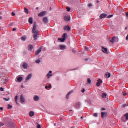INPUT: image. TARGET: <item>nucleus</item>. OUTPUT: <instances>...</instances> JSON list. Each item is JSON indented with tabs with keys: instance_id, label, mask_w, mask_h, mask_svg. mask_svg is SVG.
I'll return each instance as SVG.
<instances>
[{
	"instance_id": "nucleus-24",
	"label": "nucleus",
	"mask_w": 128,
	"mask_h": 128,
	"mask_svg": "<svg viewBox=\"0 0 128 128\" xmlns=\"http://www.w3.org/2000/svg\"><path fill=\"white\" fill-rule=\"evenodd\" d=\"M106 116V113H104V112H102V118H104V116Z\"/></svg>"
},
{
	"instance_id": "nucleus-12",
	"label": "nucleus",
	"mask_w": 128,
	"mask_h": 128,
	"mask_svg": "<svg viewBox=\"0 0 128 128\" xmlns=\"http://www.w3.org/2000/svg\"><path fill=\"white\" fill-rule=\"evenodd\" d=\"M52 71H50L49 73L47 74V77L48 78H50V76H52Z\"/></svg>"
},
{
	"instance_id": "nucleus-43",
	"label": "nucleus",
	"mask_w": 128,
	"mask_h": 128,
	"mask_svg": "<svg viewBox=\"0 0 128 128\" xmlns=\"http://www.w3.org/2000/svg\"><path fill=\"white\" fill-rule=\"evenodd\" d=\"M123 94L124 96H126V92H123Z\"/></svg>"
},
{
	"instance_id": "nucleus-13",
	"label": "nucleus",
	"mask_w": 128,
	"mask_h": 128,
	"mask_svg": "<svg viewBox=\"0 0 128 128\" xmlns=\"http://www.w3.org/2000/svg\"><path fill=\"white\" fill-rule=\"evenodd\" d=\"M45 14H46V12H41L40 14H38V16L42 17V16H44Z\"/></svg>"
},
{
	"instance_id": "nucleus-62",
	"label": "nucleus",
	"mask_w": 128,
	"mask_h": 128,
	"mask_svg": "<svg viewBox=\"0 0 128 128\" xmlns=\"http://www.w3.org/2000/svg\"><path fill=\"white\" fill-rule=\"evenodd\" d=\"M70 112H72V110H70Z\"/></svg>"
},
{
	"instance_id": "nucleus-55",
	"label": "nucleus",
	"mask_w": 128,
	"mask_h": 128,
	"mask_svg": "<svg viewBox=\"0 0 128 128\" xmlns=\"http://www.w3.org/2000/svg\"><path fill=\"white\" fill-rule=\"evenodd\" d=\"M0 20H2V16H0Z\"/></svg>"
},
{
	"instance_id": "nucleus-7",
	"label": "nucleus",
	"mask_w": 128,
	"mask_h": 128,
	"mask_svg": "<svg viewBox=\"0 0 128 128\" xmlns=\"http://www.w3.org/2000/svg\"><path fill=\"white\" fill-rule=\"evenodd\" d=\"M32 78V74H30L26 78V82H28V80H30Z\"/></svg>"
},
{
	"instance_id": "nucleus-63",
	"label": "nucleus",
	"mask_w": 128,
	"mask_h": 128,
	"mask_svg": "<svg viewBox=\"0 0 128 128\" xmlns=\"http://www.w3.org/2000/svg\"><path fill=\"white\" fill-rule=\"evenodd\" d=\"M2 30V28L0 27V30Z\"/></svg>"
},
{
	"instance_id": "nucleus-40",
	"label": "nucleus",
	"mask_w": 128,
	"mask_h": 128,
	"mask_svg": "<svg viewBox=\"0 0 128 128\" xmlns=\"http://www.w3.org/2000/svg\"><path fill=\"white\" fill-rule=\"evenodd\" d=\"M4 126V123H0V126Z\"/></svg>"
},
{
	"instance_id": "nucleus-33",
	"label": "nucleus",
	"mask_w": 128,
	"mask_h": 128,
	"mask_svg": "<svg viewBox=\"0 0 128 128\" xmlns=\"http://www.w3.org/2000/svg\"><path fill=\"white\" fill-rule=\"evenodd\" d=\"M95 118H98V113H95L93 114Z\"/></svg>"
},
{
	"instance_id": "nucleus-46",
	"label": "nucleus",
	"mask_w": 128,
	"mask_h": 128,
	"mask_svg": "<svg viewBox=\"0 0 128 128\" xmlns=\"http://www.w3.org/2000/svg\"><path fill=\"white\" fill-rule=\"evenodd\" d=\"M72 52L74 53V54H76V50H72Z\"/></svg>"
},
{
	"instance_id": "nucleus-28",
	"label": "nucleus",
	"mask_w": 128,
	"mask_h": 128,
	"mask_svg": "<svg viewBox=\"0 0 128 128\" xmlns=\"http://www.w3.org/2000/svg\"><path fill=\"white\" fill-rule=\"evenodd\" d=\"M18 96H16V98H15V102L17 104H18Z\"/></svg>"
},
{
	"instance_id": "nucleus-48",
	"label": "nucleus",
	"mask_w": 128,
	"mask_h": 128,
	"mask_svg": "<svg viewBox=\"0 0 128 128\" xmlns=\"http://www.w3.org/2000/svg\"><path fill=\"white\" fill-rule=\"evenodd\" d=\"M14 26L13 24H11L9 25V26Z\"/></svg>"
},
{
	"instance_id": "nucleus-51",
	"label": "nucleus",
	"mask_w": 128,
	"mask_h": 128,
	"mask_svg": "<svg viewBox=\"0 0 128 128\" xmlns=\"http://www.w3.org/2000/svg\"><path fill=\"white\" fill-rule=\"evenodd\" d=\"M48 88H52V84L49 85Z\"/></svg>"
},
{
	"instance_id": "nucleus-20",
	"label": "nucleus",
	"mask_w": 128,
	"mask_h": 128,
	"mask_svg": "<svg viewBox=\"0 0 128 128\" xmlns=\"http://www.w3.org/2000/svg\"><path fill=\"white\" fill-rule=\"evenodd\" d=\"M73 92L72 91H70V92H69L68 93V94H67L66 98H67V100H68V96H70V94H72Z\"/></svg>"
},
{
	"instance_id": "nucleus-30",
	"label": "nucleus",
	"mask_w": 128,
	"mask_h": 128,
	"mask_svg": "<svg viewBox=\"0 0 128 128\" xmlns=\"http://www.w3.org/2000/svg\"><path fill=\"white\" fill-rule=\"evenodd\" d=\"M58 40H60L61 42H64V40H66L65 38H59Z\"/></svg>"
},
{
	"instance_id": "nucleus-59",
	"label": "nucleus",
	"mask_w": 128,
	"mask_h": 128,
	"mask_svg": "<svg viewBox=\"0 0 128 128\" xmlns=\"http://www.w3.org/2000/svg\"><path fill=\"white\" fill-rule=\"evenodd\" d=\"M82 120H84V116L81 117Z\"/></svg>"
},
{
	"instance_id": "nucleus-49",
	"label": "nucleus",
	"mask_w": 128,
	"mask_h": 128,
	"mask_svg": "<svg viewBox=\"0 0 128 128\" xmlns=\"http://www.w3.org/2000/svg\"><path fill=\"white\" fill-rule=\"evenodd\" d=\"M85 50H88V48L86 47Z\"/></svg>"
},
{
	"instance_id": "nucleus-18",
	"label": "nucleus",
	"mask_w": 128,
	"mask_h": 128,
	"mask_svg": "<svg viewBox=\"0 0 128 128\" xmlns=\"http://www.w3.org/2000/svg\"><path fill=\"white\" fill-rule=\"evenodd\" d=\"M64 30H68L70 32V28L68 26H66L64 28Z\"/></svg>"
},
{
	"instance_id": "nucleus-16",
	"label": "nucleus",
	"mask_w": 128,
	"mask_h": 128,
	"mask_svg": "<svg viewBox=\"0 0 128 128\" xmlns=\"http://www.w3.org/2000/svg\"><path fill=\"white\" fill-rule=\"evenodd\" d=\"M20 100H21V102L24 103V96L22 95Z\"/></svg>"
},
{
	"instance_id": "nucleus-47",
	"label": "nucleus",
	"mask_w": 128,
	"mask_h": 128,
	"mask_svg": "<svg viewBox=\"0 0 128 128\" xmlns=\"http://www.w3.org/2000/svg\"><path fill=\"white\" fill-rule=\"evenodd\" d=\"M82 92H86V90L84 89L82 90Z\"/></svg>"
},
{
	"instance_id": "nucleus-64",
	"label": "nucleus",
	"mask_w": 128,
	"mask_h": 128,
	"mask_svg": "<svg viewBox=\"0 0 128 128\" xmlns=\"http://www.w3.org/2000/svg\"><path fill=\"white\" fill-rule=\"evenodd\" d=\"M50 10H52V8H50Z\"/></svg>"
},
{
	"instance_id": "nucleus-14",
	"label": "nucleus",
	"mask_w": 128,
	"mask_h": 128,
	"mask_svg": "<svg viewBox=\"0 0 128 128\" xmlns=\"http://www.w3.org/2000/svg\"><path fill=\"white\" fill-rule=\"evenodd\" d=\"M34 102H38L40 100V98L36 96H34Z\"/></svg>"
},
{
	"instance_id": "nucleus-21",
	"label": "nucleus",
	"mask_w": 128,
	"mask_h": 128,
	"mask_svg": "<svg viewBox=\"0 0 128 128\" xmlns=\"http://www.w3.org/2000/svg\"><path fill=\"white\" fill-rule=\"evenodd\" d=\"M22 77H19L18 78V82H22Z\"/></svg>"
},
{
	"instance_id": "nucleus-36",
	"label": "nucleus",
	"mask_w": 128,
	"mask_h": 128,
	"mask_svg": "<svg viewBox=\"0 0 128 128\" xmlns=\"http://www.w3.org/2000/svg\"><path fill=\"white\" fill-rule=\"evenodd\" d=\"M112 16H114V15H110L109 16H108L107 17V18H112Z\"/></svg>"
},
{
	"instance_id": "nucleus-53",
	"label": "nucleus",
	"mask_w": 128,
	"mask_h": 128,
	"mask_svg": "<svg viewBox=\"0 0 128 128\" xmlns=\"http://www.w3.org/2000/svg\"><path fill=\"white\" fill-rule=\"evenodd\" d=\"M126 16H127V18H128V12L126 13Z\"/></svg>"
},
{
	"instance_id": "nucleus-6",
	"label": "nucleus",
	"mask_w": 128,
	"mask_h": 128,
	"mask_svg": "<svg viewBox=\"0 0 128 128\" xmlns=\"http://www.w3.org/2000/svg\"><path fill=\"white\" fill-rule=\"evenodd\" d=\"M102 51L104 54H108V48H105L104 47H102Z\"/></svg>"
},
{
	"instance_id": "nucleus-8",
	"label": "nucleus",
	"mask_w": 128,
	"mask_h": 128,
	"mask_svg": "<svg viewBox=\"0 0 128 128\" xmlns=\"http://www.w3.org/2000/svg\"><path fill=\"white\" fill-rule=\"evenodd\" d=\"M108 16V14H102L100 16V18L101 20H102V18H106Z\"/></svg>"
},
{
	"instance_id": "nucleus-15",
	"label": "nucleus",
	"mask_w": 128,
	"mask_h": 128,
	"mask_svg": "<svg viewBox=\"0 0 128 128\" xmlns=\"http://www.w3.org/2000/svg\"><path fill=\"white\" fill-rule=\"evenodd\" d=\"M34 50V46L30 44L28 46V50H30V52H31V50Z\"/></svg>"
},
{
	"instance_id": "nucleus-41",
	"label": "nucleus",
	"mask_w": 128,
	"mask_h": 128,
	"mask_svg": "<svg viewBox=\"0 0 128 128\" xmlns=\"http://www.w3.org/2000/svg\"><path fill=\"white\" fill-rule=\"evenodd\" d=\"M12 16H16V13H14V12H12Z\"/></svg>"
},
{
	"instance_id": "nucleus-39",
	"label": "nucleus",
	"mask_w": 128,
	"mask_h": 128,
	"mask_svg": "<svg viewBox=\"0 0 128 128\" xmlns=\"http://www.w3.org/2000/svg\"><path fill=\"white\" fill-rule=\"evenodd\" d=\"M125 116L126 117V120H128V114H126L125 115Z\"/></svg>"
},
{
	"instance_id": "nucleus-25",
	"label": "nucleus",
	"mask_w": 128,
	"mask_h": 128,
	"mask_svg": "<svg viewBox=\"0 0 128 128\" xmlns=\"http://www.w3.org/2000/svg\"><path fill=\"white\" fill-rule=\"evenodd\" d=\"M76 108H80V103H77L76 104Z\"/></svg>"
},
{
	"instance_id": "nucleus-10",
	"label": "nucleus",
	"mask_w": 128,
	"mask_h": 128,
	"mask_svg": "<svg viewBox=\"0 0 128 128\" xmlns=\"http://www.w3.org/2000/svg\"><path fill=\"white\" fill-rule=\"evenodd\" d=\"M64 20L66 22H70V18L68 16H65L64 17Z\"/></svg>"
},
{
	"instance_id": "nucleus-57",
	"label": "nucleus",
	"mask_w": 128,
	"mask_h": 128,
	"mask_svg": "<svg viewBox=\"0 0 128 128\" xmlns=\"http://www.w3.org/2000/svg\"><path fill=\"white\" fill-rule=\"evenodd\" d=\"M102 110H106V108H102Z\"/></svg>"
},
{
	"instance_id": "nucleus-1",
	"label": "nucleus",
	"mask_w": 128,
	"mask_h": 128,
	"mask_svg": "<svg viewBox=\"0 0 128 128\" xmlns=\"http://www.w3.org/2000/svg\"><path fill=\"white\" fill-rule=\"evenodd\" d=\"M32 33L34 34V40H38V36H40V34L38 32V30H36V23L34 24L33 29L32 30Z\"/></svg>"
},
{
	"instance_id": "nucleus-3",
	"label": "nucleus",
	"mask_w": 128,
	"mask_h": 128,
	"mask_svg": "<svg viewBox=\"0 0 128 128\" xmlns=\"http://www.w3.org/2000/svg\"><path fill=\"white\" fill-rule=\"evenodd\" d=\"M42 48H40L37 50L35 52V56H38L40 52H42Z\"/></svg>"
},
{
	"instance_id": "nucleus-2",
	"label": "nucleus",
	"mask_w": 128,
	"mask_h": 128,
	"mask_svg": "<svg viewBox=\"0 0 128 128\" xmlns=\"http://www.w3.org/2000/svg\"><path fill=\"white\" fill-rule=\"evenodd\" d=\"M110 42L114 44V42H118V38L116 37H114L112 39L110 40Z\"/></svg>"
},
{
	"instance_id": "nucleus-61",
	"label": "nucleus",
	"mask_w": 128,
	"mask_h": 128,
	"mask_svg": "<svg viewBox=\"0 0 128 128\" xmlns=\"http://www.w3.org/2000/svg\"><path fill=\"white\" fill-rule=\"evenodd\" d=\"M126 30H128V27H126Z\"/></svg>"
},
{
	"instance_id": "nucleus-54",
	"label": "nucleus",
	"mask_w": 128,
	"mask_h": 128,
	"mask_svg": "<svg viewBox=\"0 0 128 128\" xmlns=\"http://www.w3.org/2000/svg\"><path fill=\"white\" fill-rule=\"evenodd\" d=\"M46 90H48V86H46Z\"/></svg>"
},
{
	"instance_id": "nucleus-22",
	"label": "nucleus",
	"mask_w": 128,
	"mask_h": 128,
	"mask_svg": "<svg viewBox=\"0 0 128 128\" xmlns=\"http://www.w3.org/2000/svg\"><path fill=\"white\" fill-rule=\"evenodd\" d=\"M24 10L25 13L26 14H30V11L28 10V8H25L24 9Z\"/></svg>"
},
{
	"instance_id": "nucleus-38",
	"label": "nucleus",
	"mask_w": 128,
	"mask_h": 128,
	"mask_svg": "<svg viewBox=\"0 0 128 128\" xmlns=\"http://www.w3.org/2000/svg\"><path fill=\"white\" fill-rule=\"evenodd\" d=\"M66 10H67V11L68 12H70V8H68V7H67L66 8Z\"/></svg>"
},
{
	"instance_id": "nucleus-31",
	"label": "nucleus",
	"mask_w": 128,
	"mask_h": 128,
	"mask_svg": "<svg viewBox=\"0 0 128 128\" xmlns=\"http://www.w3.org/2000/svg\"><path fill=\"white\" fill-rule=\"evenodd\" d=\"M21 40H22L23 42H24V41H26V37H22V38H21Z\"/></svg>"
},
{
	"instance_id": "nucleus-17",
	"label": "nucleus",
	"mask_w": 128,
	"mask_h": 128,
	"mask_svg": "<svg viewBox=\"0 0 128 128\" xmlns=\"http://www.w3.org/2000/svg\"><path fill=\"white\" fill-rule=\"evenodd\" d=\"M110 73H106V74H105V78H110Z\"/></svg>"
},
{
	"instance_id": "nucleus-45",
	"label": "nucleus",
	"mask_w": 128,
	"mask_h": 128,
	"mask_svg": "<svg viewBox=\"0 0 128 128\" xmlns=\"http://www.w3.org/2000/svg\"><path fill=\"white\" fill-rule=\"evenodd\" d=\"M0 90H1V92H4V88H0Z\"/></svg>"
},
{
	"instance_id": "nucleus-50",
	"label": "nucleus",
	"mask_w": 128,
	"mask_h": 128,
	"mask_svg": "<svg viewBox=\"0 0 128 128\" xmlns=\"http://www.w3.org/2000/svg\"><path fill=\"white\" fill-rule=\"evenodd\" d=\"M126 104L123 105V108H126Z\"/></svg>"
},
{
	"instance_id": "nucleus-4",
	"label": "nucleus",
	"mask_w": 128,
	"mask_h": 128,
	"mask_svg": "<svg viewBox=\"0 0 128 128\" xmlns=\"http://www.w3.org/2000/svg\"><path fill=\"white\" fill-rule=\"evenodd\" d=\"M43 22L44 24H48V17L43 18Z\"/></svg>"
},
{
	"instance_id": "nucleus-19",
	"label": "nucleus",
	"mask_w": 128,
	"mask_h": 128,
	"mask_svg": "<svg viewBox=\"0 0 128 128\" xmlns=\"http://www.w3.org/2000/svg\"><path fill=\"white\" fill-rule=\"evenodd\" d=\"M28 22H29V24H32V22H34V20L32 19V18H29Z\"/></svg>"
},
{
	"instance_id": "nucleus-29",
	"label": "nucleus",
	"mask_w": 128,
	"mask_h": 128,
	"mask_svg": "<svg viewBox=\"0 0 128 128\" xmlns=\"http://www.w3.org/2000/svg\"><path fill=\"white\" fill-rule=\"evenodd\" d=\"M102 98H106V94L105 93H104L102 94Z\"/></svg>"
},
{
	"instance_id": "nucleus-27",
	"label": "nucleus",
	"mask_w": 128,
	"mask_h": 128,
	"mask_svg": "<svg viewBox=\"0 0 128 128\" xmlns=\"http://www.w3.org/2000/svg\"><path fill=\"white\" fill-rule=\"evenodd\" d=\"M66 36H68V34H63V36H62V38H64L65 40H66Z\"/></svg>"
},
{
	"instance_id": "nucleus-23",
	"label": "nucleus",
	"mask_w": 128,
	"mask_h": 128,
	"mask_svg": "<svg viewBox=\"0 0 128 128\" xmlns=\"http://www.w3.org/2000/svg\"><path fill=\"white\" fill-rule=\"evenodd\" d=\"M30 116H31V118H32L34 116V112H30L29 114Z\"/></svg>"
},
{
	"instance_id": "nucleus-11",
	"label": "nucleus",
	"mask_w": 128,
	"mask_h": 128,
	"mask_svg": "<svg viewBox=\"0 0 128 128\" xmlns=\"http://www.w3.org/2000/svg\"><path fill=\"white\" fill-rule=\"evenodd\" d=\"M60 49L62 50H64L66 48V46L64 45H60Z\"/></svg>"
},
{
	"instance_id": "nucleus-32",
	"label": "nucleus",
	"mask_w": 128,
	"mask_h": 128,
	"mask_svg": "<svg viewBox=\"0 0 128 128\" xmlns=\"http://www.w3.org/2000/svg\"><path fill=\"white\" fill-rule=\"evenodd\" d=\"M36 124H37V128H42V126L38 123H36Z\"/></svg>"
},
{
	"instance_id": "nucleus-34",
	"label": "nucleus",
	"mask_w": 128,
	"mask_h": 128,
	"mask_svg": "<svg viewBox=\"0 0 128 128\" xmlns=\"http://www.w3.org/2000/svg\"><path fill=\"white\" fill-rule=\"evenodd\" d=\"M12 106L8 104V109L10 110V109H12Z\"/></svg>"
},
{
	"instance_id": "nucleus-5",
	"label": "nucleus",
	"mask_w": 128,
	"mask_h": 128,
	"mask_svg": "<svg viewBox=\"0 0 128 128\" xmlns=\"http://www.w3.org/2000/svg\"><path fill=\"white\" fill-rule=\"evenodd\" d=\"M22 68H24V70H28V64L24 62L22 64Z\"/></svg>"
},
{
	"instance_id": "nucleus-35",
	"label": "nucleus",
	"mask_w": 128,
	"mask_h": 128,
	"mask_svg": "<svg viewBox=\"0 0 128 128\" xmlns=\"http://www.w3.org/2000/svg\"><path fill=\"white\" fill-rule=\"evenodd\" d=\"M4 100H6V102H8V100H10V98H4Z\"/></svg>"
},
{
	"instance_id": "nucleus-56",
	"label": "nucleus",
	"mask_w": 128,
	"mask_h": 128,
	"mask_svg": "<svg viewBox=\"0 0 128 128\" xmlns=\"http://www.w3.org/2000/svg\"><path fill=\"white\" fill-rule=\"evenodd\" d=\"M126 40H128V35L127 36H126Z\"/></svg>"
},
{
	"instance_id": "nucleus-60",
	"label": "nucleus",
	"mask_w": 128,
	"mask_h": 128,
	"mask_svg": "<svg viewBox=\"0 0 128 128\" xmlns=\"http://www.w3.org/2000/svg\"><path fill=\"white\" fill-rule=\"evenodd\" d=\"M86 60L88 61V59L86 58Z\"/></svg>"
},
{
	"instance_id": "nucleus-52",
	"label": "nucleus",
	"mask_w": 128,
	"mask_h": 128,
	"mask_svg": "<svg viewBox=\"0 0 128 128\" xmlns=\"http://www.w3.org/2000/svg\"><path fill=\"white\" fill-rule=\"evenodd\" d=\"M16 28H14V29H13V32H16Z\"/></svg>"
},
{
	"instance_id": "nucleus-26",
	"label": "nucleus",
	"mask_w": 128,
	"mask_h": 128,
	"mask_svg": "<svg viewBox=\"0 0 128 128\" xmlns=\"http://www.w3.org/2000/svg\"><path fill=\"white\" fill-rule=\"evenodd\" d=\"M87 82L88 84H92V80H90V78L88 79Z\"/></svg>"
},
{
	"instance_id": "nucleus-58",
	"label": "nucleus",
	"mask_w": 128,
	"mask_h": 128,
	"mask_svg": "<svg viewBox=\"0 0 128 128\" xmlns=\"http://www.w3.org/2000/svg\"><path fill=\"white\" fill-rule=\"evenodd\" d=\"M54 126H56V124H54Z\"/></svg>"
},
{
	"instance_id": "nucleus-44",
	"label": "nucleus",
	"mask_w": 128,
	"mask_h": 128,
	"mask_svg": "<svg viewBox=\"0 0 128 128\" xmlns=\"http://www.w3.org/2000/svg\"><path fill=\"white\" fill-rule=\"evenodd\" d=\"M0 110H4V108H0Z\"/></svg>"
},
{
	"instance_id": "nucleus-42",
	"label": "nucleus",
	"mask_w": 128,
	"mask_h": 128,
	"mask_svg": "<svg viewBox=\"0 0 128 128\" xmlns=\"http://www.w3.org/2000/svg\"><path fill=\"white\" fill-rule=\"evenodd\" d=\"M88 8H92V4H88Z\"/></svg>"
},
{
	"instance_id": "nucleus-9",
	"label": "nucleus",
	"mask_w": 128,
	"mask_h": 128,
	"mask_svg": "<svg viewBox=\"0 0 128 128\" xmlns=\"http://www.w3.org/2000/svg\"><path fill=\"white\" fill-rule=\"evenodd\" d=\"M102 83V81L101 80H98V82L96 84V86H98V88H100V84Z\"/></svg>"
},
{
	"instance_id": "nucleus-37",
	"label": "nucleus",
	"mask_w": 128,
	"mask_h": 128,
	"mask_svg": "<svg viewBox=\"0 0 128 128\" xmlns=\"http://www.w3.org/2000/svg\"><path fill=\"white\" fill-rule=\"evenodd\" d=\"M36 64H40V60H36Z\"/></svg>"
}]
</instances>
